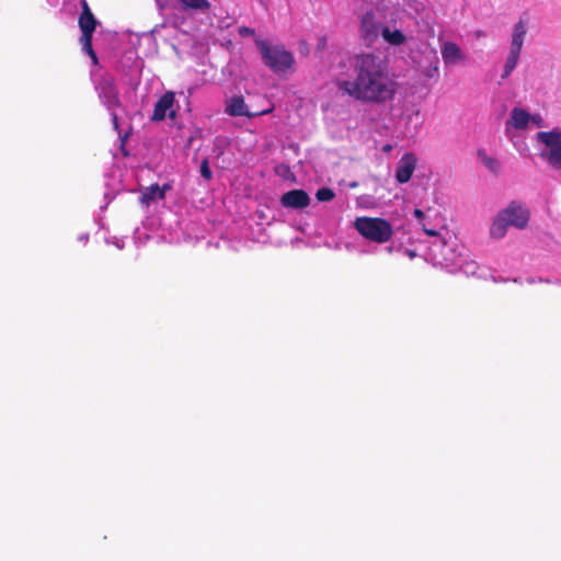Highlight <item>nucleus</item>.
<instances>
[{"instance_id": "nucleus-6", "label": "nucleus", "mask_w": 561, "mask_h": 561, "mask_svg": "<svg viewBox=\"0 0 561 561\" xmlns=\"http://www.w3.org/2000/svg\"><path fill=\"white\" fill-rule=\"evenodd\" d=\"M98 90L100 99L108 111H115L121 106L119 93L113 78H102L98 84Z\"/></svg>"}, {"instance_id": "nucleus-28", "label": "nucleus", "mask_w": 561, "mask_h": 561, "mask_svg": "<svg viewBox=\"0 0 561 561\" xmlns=\"http://www.w3.org/2000/svg\"><path fill=\"white\" fill-rule=\"evenodd\" d=\"M119 134V137H121V142H122V149H124V145L128 138V133H126L124 136H121V133L118 131ZM124 154L127 156V152L125 150H123Z\"/></svg>"}, {"instance_id": "nucleus-20", "label": "nucleus", "mask_w": 561, "mask_h": 561, "mask_svg": "<svg viewBox=\"0 0 561 561\" xmlns=\"http://www.w3.org/2000/svg\"><path fill=\"white\" fill-rule=\"evenodd\" d=\"M185 10L208 11L210 2L208 0H179Z\"/></svg>"}, {"instance_id": "nucleus-4", "label": "nucleus", "mask_w": 561, "mask_h": 561, "mask_svg": "<svg viewBox=\"0 0 561 561\" xmlns=\"http://www.w3.org/2000/svg\"><path fill=\"white\" fill-rule=\"evenodd\" d=\"M81 13L78 19V25L81 31L79 43L81 44L82 51L85 53L94 66L99 64L96 53L92 46L93 34L99 25L98 19L92 13L87 0L81 1Z\"/></svg>"}, {"instance_id": "nucleus-15", "label": "nucleus", "mask_w": 561, "mask_h": 561, "mask_svg": "<svg viewBox=\"0 0 561 561\" xmlns=\"http://www.w3.org/2000/svg\"><path fill=\"white\" fill-rule=\"evenodd\" d=\"M508 227L511 226L507 219H505V217L502 215V211H500L491 224L489 231L490 237L496 240L504 238Z\"/></svg>"}, {"instance_id": "nucleus-17", "label": "nucleus", "mask_w": 561, "mask_h": 561, "mask_svg": "<svg viewBox=\"0 0 561 561\" xmlns=\"http://www.w3.org/2000/svg\"><path fill=\"white\" fill-rule=\"evenodd\" d=\"M526 32H527L526 23L522 20L518 21L514 26L512 44H511L512 49L522 50Z\"/></svg>"}, {"instance_id": "nucleus-26", "label": "nucleus", "mask_w": 561, "mask_h": 561, "mask_svg": "<svg viewBox=\"0 0 561 561\" xmlns=\"http://www.w3.org/2000/svg\"><path fill=\"white\" fill-rule=\"evenodd\" d=\"M530 119L539 127L542 126V118L539 115L530 116Z\"/></svg>"}, {"instance_id": "nucleus-22", "label": "nucleus", "mask_w": 561, "mask_h": 561, "mask_svg": "<svg viewBox=\"0 0 561 561\" xmlns=\"http://www.w3.org/2000/svg\"><path fill=\"white\" fill-rule=\"evenodd\" d=\"M201 175L205 180H210L213 178V173L209 168V162L207 159H204L201 163Z\"/></svg>"}, {"instance_id": "nucleus-9", "label": "nucleus", "mask_w": 561, "mask_h": 561, "mask_svg": "<svg viewBox=\"0 0 561 561\" xmlns=\"http://www.w3.org/2000/svg\"><path fill=\"white\" fill-rule=\"evenodd\" d=\"M416 157L412 152L404 153L398 161L396 169V180L400 184L410 181L416 167Z\"/></svg>"}, {"instance_id": "nucleus-18", "label": "nucleus", "mask_w": 561, "mask_h": 561, "mask_svg": "<svg viewBox=\"0 0 561 561\" xmlns=\"http://www.w3.org/2000/svg\"><path fill=\"white\" fill-rule=\"evenodd\" d=\"M382 37L387 43L390 45H402L405 43L407 37L400 30H393L391 31L389 27H386L382 30Z\"/></svg>"}, {"instance_id": "nucleus-5", "label": "nucleus", "mask_w": 561, "mask_h": 561, "mask_svg": "<svg viewBox=\"0 0 561 561\" xmlns=\"http://www.w3.org/2000/svg\"><path fill=\"white\" fill-rule=\"evenodd\" d=\"M537 139L549 148L547 153L540 156L546 158L552 168L561 169V130L554 128L550 131H540Z\"/></svg>"}, {"instance_id": "nucleus-27", "label": "nucleus", "mask_w": 561, "mask_h": 561, "mask_svg": "<svg viewBox=\"0 0 561 561\" xmlns=\"http://www.w3.org/2000/svg\"><path fill=\"white\" fill-rule=\"evenodd\" d=\"M112 122H113V126L116 130H118V117H117V114L112 111Z\"/></svg>"}, {"instance_id": "nucleus-30", "label": "nucleus", "mask_w": 561, "mask_h": 561, "mask_svg": "<svg viewBox=\"0 0 561 561\" xmlns=\"http://www.w3.org/2000/svg\"><path fill=\"white\" fill-rule=\"evenodd\" d=\"M483 161L489 168H492L493 164H495V160L489 157H484Z\"/></svg>"}, {"instance_id": "nucleus-13", "label": "nucleus", "mask_w": 561, "mask_h": 561, "mask_svg": "<svg viewBox=\"0 0 561 561\" xmlns=\"http://www.w3.org/2000/svg\"><path fill=\"white\" fill-rule=\"evenodd\" d=\"M171 187L172 186L169 183H165L162 186L158 183L151 184L141 192L140 203L149 206L157 199H163L167 191L171 190Z\"/></svg>"}, {"instance_id": "nucleus-12", "label": "nucleus", "mask_w": 561, "mask_h": 561, "mask_svg": "<svg viewBox=\"0 0 561 561\" xmlns=\"http://www.w3.org/2000/svg\"><path fill=\"white\" fill-rule=\"evenodd\" d=\"M175 95L173 92H165L154 104L153 113L151 116V121L160 122L163 121L167 116V112H169V117L174 118L175 112L171 111V107L174 103Z\"/></svg>"}, {"instance_id": "nucleus-31", "label": "nucleus", "mask_w": 561, "mask_h": 561, "mask_svg": "<svg viewBox=\"0 0 561 561\" xmlns=\"http://www.w3.org/2000/svg\"><path fill=\"white\" fill-rule=\"evenodd\" d=\"M392 149L391 145H386L383 151L389 152Z\"/></svg>"}, {"instance_id": "nucleus-1", "label": "nucleus", "mask_w": 561, "mask_h": 561, "mask_svg": "<svg viewBox=\"0 0 561 561\" xmlns=\"http://www.w3.org/2000/svg\"><path fill=\"white\" fill-rule=\"evenodd\" d=\"M336 85L355 100L380 104L394 98L398 84L383 59L359 54L352 60V77L339 80Z\"/></svg>"}, {"instance_id": "nucleus-23", "label": "nucleus", "mask_w": 561, "mask_h": 561, "mask_svg": "<svg viewBox=\"0 0 561 561\" xmlns=\"http://www.w3.org/2000/svg\"><path fill=\"white\" fill-rule=\"evenodd\" d=\"M438 73V58L435 57L434 64L424 71L425 77L434 78Z\"/></svg>"}, {"instance_id": "nucleus-19", "label": "nucleus", "mask_w": 561, "mask_h": 561, "mask_svg": "<svg viewBox=\"0 0 561 561\" xmlns=\"http://www.w3.org/2000/svg\"><path fill=\"white\" fill-rule=\"evenodd\" d=\"M519 54H520V50L511 48L510 55H508L505 66H504V72L502 75L503 79L507 78L511 75V72L515 69V67L517 66Z\"/></svg>"}, {"instance_id": "nucleus-21", "label": "nucleus", "mask_w": 561, "mask_h": 561, "mask_svg": "<svg viewBox=\"0 0 561 561\" xmlns=\"http://www.w3.org/2000/svg\"><path fill=\"white\" fill-rule=\"evenodd\" d=\"M334 196V191L330 187H321L316 193V197L319 202H330Z\"/></svg>"}, {"instance_id": "nucleus-2", "label": "nucleus", "mask_w": 561, "mask_h": 561, "mask_svg": "<svg viewBox=\"0 0 561 561\" xmlns=\"http://www.w3.org/2000/svg\"><path fill=\"white\" fill-rule=\"evenodd\" d=\"M354 228L363 238L375 243H386L393 234L391 224L381 217H357Z\"/></svg>"}, {"instance_id": "nucleus-11", "label": "nucleus", "mask_w": 561, "mask_h": 561, "mask_svg": "<svg viewBox=\"0 0 561 561\" xmlns=\"http://www.w3.org/2000/svg\"><path fill=\"white\" fill-rule=\"evenodd\" d=\"M280 204L285 208L302 209L310 204V197L304 190H291L282 195Z\"/></svg>"}, {"instance_id": "nucleus-10", "label": "nucleus", "mask_w": 561, "mask_h": 561, "mask_svg": "<svg viewBox=\"0 0 561 561\" xmlns=\"http://www.w3.org/2000/svg\"><path fill=\"white\" fill-rule=\"evenodd\" d=\"M225 112L230 116H247L253 117L255 115H264L271 112V110H264L259 113H251L245 104L242 96L234 95L226 101Z\"/></svg>"}, {"instance_id": "nucleus-32", "label": "nucleus", "mask_w": 561, "mask_h": 561, "mask_svg": "<svg viewBox=\"0 0 561 561\" xmlns=\"http://www.w3.org/2000/svg\"><path fill=\"white\" fill-rule=\"evenodd\" d=\"M409 254L411 257L415 255L414 252H412V251Z\"/></svg>"}, {"instance_id": "nucleus-25", "label": "nucleus", "mask_w": 561, "mask_h": 561, "mask_svg": "<svg viewBox=\"0 0 561 561\" xmlns=\"http://www.w3.org/2000/svg\"><path fill=\"white\" fill-rule=\"evenodd\" d=\"M413 215L416 219H419L420 221H422L424 219V213L423 210L419 209V208H415L414 211H413Z\"/></svg>"}, {"instance_id": "nucleus-24", "label": "nucleus", "mask_w": 561, "mask_h": 561, "mask_svg": "<svg viewBox=\"0 0 561 561\" xmlns=\"http://www.w3.org/2000/svg\"><path fill=\"white\" fill-rule=\"evenodd\" d=\"M238 33L241 37H248V36H253L254 35V30L251 28V27H248V26H240L238 28Z\"/></svg>"}, {"instance_id": "nucleus-29", "label": "nucleus", "mask_w": 561, "mask_h": 561, "mask_svg": "<svg viewBox=\"0 0 561 561\" xmlns=\"http://www.w3.org/2000/svg\"><path fill=\"white\" fill-rule=\"evenodd\" d=\"M423 231H424L427 236H431V237L437 236V231H436V230H434V229H427L424 225H423Z\"/></svg>"}, {"instance_id": "nucleus-3", "label": "nucleus", "mask_w": 561, "mask_h": 561, "mask_svg": "<svg viewBox=\"0 0 561 561\" xmlns=\"http://www.w3.org/2000/svg\"><path fill=\"white\" fill-rule=\"evenodd\" d=\"M255 44L261 53L262 59L273 72L284 73L293 67L295 59L290 51L283 46H271L264 39H255Z\"/></svg>"}, {"instance_id": "nucleus-16", "label": "nucleus", "mask_w": 561, "mask_h": 561, "mask_svg": "<svg viewBox=\"0 0 561 561\" xmlns=\"http://www.w3.org/2000/svg\"><path fill=\"white\" fill-rule=\"evenodd\" d=\"M529 121L530 115L527 111L520 107H514L507 124H511L515 129H524L527 127Z\"/></svg>"}, {"instance_id": "nucleus-8", "label": "nucleus", "mask_w": 561, "mask_h": 561, "mask_svg": "<svg viewBox=\"0 0 561 561\" xmlns=\"http://www.w3.org/2000/svg\"><path fill=\"white\" fill-rule=\"evenodd\" d=\"M501 211L505 219H507L511 227H515L517 229H524L527 227L530 214L516 202H512Z\"/></svg>"}, {"instance_id": "nucleus-7", "label": "nucleus", "mask_w": 561, "mask_h": 561, "mask_svg": "<svg viewBox=\"0 0 561 561\" xmlns=\"http://www.w3.org/2000/svg\"><path fill=\"white\" fill-rule=\"evenodd\" d=\"M385 26L377 21L373 11L366 12L360 20V36L368 43H374L380 35Z\"/></svg>"}, {"instance_id": "nucleus-14", "label": "nucleus", "mask_w": 561, "mask_h": 561, "mask_svg": "<svg viewBox=\"0 0 561 561\" xmlns=\"http://www.w3.org/2000/svg\"><path fill=\"white\" fill-rule=\"evenodd\" d=\"M442 57L445 64L455 65L463 59V54L456 43L446 42L442 47Z\"/></svg>"}]
</instances>
